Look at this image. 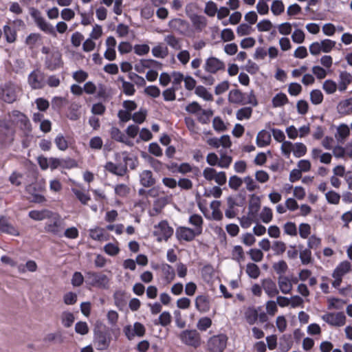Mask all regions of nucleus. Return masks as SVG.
Segmentation results:
<instances>
[{
    "mask_svg": "<svg viewBox=\"0 0 352 352\" xmlns=\"http://www.w3.org/2000/svg\"><path fill=\"white\" fill-rule=\"evenodd\" d=\"M86 282L92 287L107 289L110 287L111 278L103 273L88 272L86 274Z\"/></svg>",
    "mask_w": 352,
    "mask_h": 352,
    "instance_id": "1",
    "label": "nucleus"
},
{
    "mask_svg": "<svg viewBox=\"0 0 352 352\" xmlns=\"http://www.w3.org/2000/svg\"><path fill=\"white\" fill-rule=\"evenodd\" d=\"M180 340L185 344L195 348L198 347L201 344L199 333L196 330H184L179 335Z\"/></svg>",
    "mask_w": 352,
    "mask_h": 352,
    "instance_id": "2",
    "label": "nucleus"
},
{
    "mask_svg": "<svg viewBox=\"0 0 352 352\" xmlns=\"http://www.w3.org/2000/svg\"><path fill=\"white\" fill-rule=\"evenodd\" d=\"M228 338L224 334L211 337L207 344L208 350L210 352H223L227 345Z\"/></svg>",
    "mask_w": 352,
    "mask_h": 352,
    "instance_id": "3",
    "label": "nucleus"
},
{
    "mask_svg": "<svg viewBox=\"0 0 352 352\" xmlns=\"http://www.w3.org/2000/svg\"><path fill=\"white\" fill-rule=\"evenodd\" d=\"M49 219L50 220L47 222L45 227L46 232L59 236H61L64 228L63 220L58 215H54L52 213Z\"/></svg>",
    "mask_w": 352,
    "mask_h": 352,
    "instance_id": "4",
    "label": "nucleus"
},
{
    "mask_svg": "<svg viewBox=\"0 0 352 352\" xmlns=\"http://www.w3.org/2000/svg\"><path fill=\"white\" fill-rule=\"evenodd\" d=\"M351 263L347 261L341 262L334 270L332 276L334 280L332 283V285L334 287H338L342 280V277L346 274L351 270Z\"/></svg>",
    "mask_w": 352,
    "mask_h": 352,
    "instance_id": "5",
    "label": "nucleus"
},
{
    "mask_svg": "<svg viewBox=\"0 0 352 352\" xmlns=\"http://www.w3.org/2000/svg\"><path fill=\"white\" fill-rule=\"evenodd\" d=\"M19 88L12 83H6L0 89V98L8 102L12 103L16 99Z\"/></svg>",
    "mask_w": 352,
    "mask_h": 352,
    "instance_id": "6",
    "label": "nucleus"
},
{
    "mask_svg": "<svg viewBox=\"0 0 352 352\" xmlns=\"http://www.w3.org/2000/svg\"><path fill=\"white\" fill-rule=\"evenodd\" d=\"M322 319L329 325L336 327L344 326L346 321L343 312L327 313L322 316Z\"/></svg>",
    "mask_w": 352,
    "mask_h": 352,
    "instance_id": "7",
    "label": "nucleus"
},
{
    "mask_svg": "<svg viewBox=\"0 0 352 352\" xmlns=\"http://www.w3.org/2000/svg\"><path fill=\"white\" fill-rule=\"evenodd\" d=\"M228 100L229 102L234 104L249 103L253 105H256V98L254 96L250 94L248 101H245V94H242L238 89H232L229 92Z\"/></svg>",
    "mask_w": 352,
    "mask_h": 352,
    "instance_id": "8",
    "label": "nucleus"
},
{
    "mask_svg": "<svg viewBox=\"0 0 352 352\" xmlns=\"http://www.w3.org/2000/svg\"><path fill=\"white\" fill-rule=\"evenodd\" d=\"M168 25L172 30L177 31L182 34L190 36L192 34V30L189 28L188 22L181 19H174L170 20L168 23Z\"/></svg>",
    "mask_w": 352,
    "mask_h": 352,
    "instance_id": "9",
    "label": "nucleus"
},
{
    "mask_svg": "<svg viewBox=\"0 0 352 352\" xmlns=\"http://www.w3.org/2000/svg\"><path fill=\"white\" fill-rule=\"evenodd\" d=\"M217 71L216 67H201L195 72L201 80L206 85H212L214 82L212 74Z\"/></svg>",
    "mask_w": 352,
    "mask_h": 352,
    "instance_id": "10",
    "label": "nucleus"
},
{
    "mask_svg": "<svg viewBox=\"0 0 352 352\" xmlns=\"http://www.w3.org/2000/svg\"><path fill=\"white\" fill-rule=\"evenodd\" d=\"M155 234L158 236V240H167L173 233V230L166 221H161L155 227Z\"/></svg>",
    "mask_w": 352,
    "mask_h": 352,
    "instance_id": "11",
    "label": "nucleus"
},
{
    "mask_svg": "<svg viewBox=\"0 0 352 352\" xmlns=\"http://www.w3.org/2000/svg\"><path fill=\"white\" fill-rule=\"evenodd\" d=\"M28 82L33 89L42 88L45 84V76L39 69H35L30 74Z\"/></svg>",
    "mask_w": 352,
    "mask_h": 352,
    "instance_id": "12",
    "label": "nucleus"
},
{
    "mask_svg": "<svg viewBox=\"0 0 352 352\" xmlns=\"http://www.w3.org/2000/svg\"><path fill=\"white\" fill-rule=\"evenodd\" d=\"M32 16L37 26L43 32L49 34H54V27L46 21V20L41 15V13L35 10L32 13Z\"/></svg>",
    "mask_w": 352,
    "mask_h": 352,
    "instance_id": "13",
    "label": "nucleus"
},
{
    "mask_svg": "<svg viewBox=\"0 0 352 352\" xmlns=\"http://www.w3.org/2000/svg\"><path fill=\"white\" fill-rule=\"evenodd\" d=\"M124 333L127 338L131 340L135 336L142 337L145 333V327L140 322H135L133 326L129 325L124 328Z\"/></svg>",
    "mask_w": 352,
    "mask_h": 352,
    "instance_id": "14",
    "label": "nucleus"
},
{
    "mask_svg": "<svg viewBox=\"0 0 352 352\" xmlns=\"http://www.w3.org/2000/svg\"><path fill=\"white\" fill-rule=\"evenodd\" d=\"M158 268L161 271L162 278L166 284H170L175 280V272L171 265L163 263L159 265Z\"/></svg>",
    "mask_w": 352,
    "mask_h": 352,
    "instance_id": "15",
    "label": "nucleus"
},
{
    "mask_svg": "<svg viewBox=\"0 0 352 352\" xmlns=\"http://www.w3.org/2000/svg\"><path fill=\"white\" fill-rule=\"evenodd\" d=\"M9 118L10 120V126L12 124H20L21 126L27 128L30 124L28 118L19 111L14 110L10 112Z\"/></svg>",
    "mask_w": 352,
    "mask_h": 352,
    "instance_id": "16",
    "label": "nucleus"
},
{
    "mask_svg": "<svg viewBox=\"0 0 352 352\" xmlns=\"http://www.w3.org/2000/svg\"><path fill=\"white\" fill-rule=\"evenodd\" d=\"M176 235L179 240H184L186 241H192L195 237L199 234L194 229L188 227H179L176 230Z\"/></svg>",
    "mask_w": 352,
    "mask_h": 352,
    "instance_id": "17",
    "label": "nucleus"
},
{
    "mask_svg": "<svg viewBox=\"0 0 352 352\" xmlns=\"http://www.w3.org/2000/svg\"><path fill=\"white\" fill-rule=\"evenodd\" d=\"M262 287L270 298H273L279 294L278 288L274 281L271 278H265L262 280Z\"/></svg>",
    "mask_w": 352,
    "mask_h": 352,
    "instance_id": "18",
    "label": "nucleus"
},
{
    "mask_svg": "<svg viewBox=\"0 0 352 352\" xmlns=\"http://www.w3.org/2000/svg\"><path fill=\"white\" fill-rule=\"evenodd\" d=\"M111 138L119 142L132 146L133 143L118 128L112 126L109 130Z\"/></svg>",
    "mask_w": 352,
    "mask_h": 352,
    "instance_id": "19",
    "label": "nucleus"
},
{
    "mask_svg": "<svg viewBox=\"0 0 352 352\" xmlns=\"http://www.w3.org/2000/svg\"><path fill=\"white\" fill-rule=\"evenodd\" d=\"M277 283L279 292H280L283 294H290L292 293L293 286L291 284L289 276H278Z\"/></svg>",
    "mask_w": 352,
    "mask_h": 352,
    "instance_id": "20",
    "label": "nucleus"
},
{
    "mask_svg": "<svg viewBox=\"0 0 352 352\" xmlns=\"http://www.w3.org/2000/svg\"><path fill=\"white\" fill-rule=\"evenodd\" d=\"M196 309L201 313H206L210 309L209 297L206 295L197 296L195 300Z\"/></svg>",
    "mask_w": 352,
    "mask_h": 352,
    "instance_id": "21",
    "label": "nucleus"
},
{
    "mask_svg": "<svg viewBox=\"0 0 352 352\" xmlns=\"http://www.w3.org/2000/svg\"><path fill=\"white\" fill-rule=\"evenodd\" d=\"M104 168L109 172L119 176H123L127 171V166L125 164H114L112 162H108Z\"/></svg>",
    "mask_w": 352,
    "mask_h": 352,
    "instance_id": "22",
    "label": "nucleus"
},
{
    "mask_svg": "<svg viewBox=\"0 0 352 352\" xmlns=\"http://www.w3.org/2000/svg\"><path fill=\"white\" fill-rule=\"evenodd\" d=\"M89 235L94 241H104L109 239L108 234L102 228L96 226L89 230Z\"/></svg>",
    "mask_w": 352,
    "mask_h": 352,
    "instance_id": "23",
    "label": "nucleus"
},
{
    "mask_svg": "<svg viewBox=\"0 0 352 352\" xmlns=\"http://www.w3.org/2000/svg\"><path fill=\"white\" fill-rule=\"evenodd\" d=\"M13 131L5 121L0 122V141L7 143L12 140Z\"/></svg>",
    "mask_w": 352,
    "mask_h": 352,
    "instance_id": "24",
    "label": "nucleus"
},
{
    "mask_svg": "<svg viewBox=\"0 0 352 352\" xmlns=\"http://www.w3.org/2000/svg\"><path fill=\"white\" fill-rule=\"evenodd\" d=\"M0 230L12 236L19 235V231L3 217L0 218Z\"/></svg>",
    "mask_w": 352,
    "mask_h": 352,
    "instance_id": "25",
    "label": "nucleus"
},
{
    "mask_svg": "<svg viewBox=\"0 0 352 352\" xmlns=\"http://www.w3.org/2000/svg\"><path fill=\"white\" fill-rule=\"evenodd\" d=\"M111 338L103 333H99L96 335L94 341L95 345L98 350H105L107 349L110 344Z\"/></svg>",
    "mask_w": 352,
    "mask_h": 352,
    "instance_id": "26",
    "label": "nucleus"
},
{
    "mask_svg": "<svg viewBox=\"0 0 352 352\" xmlns=\"http://www.w3.org/2000/svg\"><path fill=\"white\" fill-rule=\"evenodd\" d=\"M190 21L195 31L201 32L207 26V19L205 16L197 14L190 16Z\"/></svg>",
    "mask_w": 352,
    "mask_h": 352,
    "instance_id": "27",
    "label": "nucleus"
},
{
    "mask_svg": "<svg viewBox=\"0 0 352 352\" xmlns=\"http://www.w3.org/2000/svg\"><path fill=\"white\" fill-rule=\"evenodd\" d=\"M221 201L217 200L212 201L210 204L212 213L210 216L205 215L208 219L221 221L223 219V214L220 210Z\"/></svg>",
    "mask_w": 352,
    "mask_h": 352,
    "instance_id": "28",
    "label": "nucleus"
},
{
    "mask_svg": "<svg viewBox=\"0 0 352 352\" xmlns=\"http://www.w3.org/2000/svg\"><path fill=\"white\" fill-rule=\"evenodd\" d=\"M140 182L146 188L151 187L155 184V179L153 177V173L151 170H144L140 174Z\"/></svg>",
    "mask_w": 352,
    "mask_h": 352,
    "instance_id": "29",
    "label": "nucleus"
},
{
    "mask_svg": "<svg viewBox=\"0 0 352 352\" xmlns=\"http://www.w3.org/2000/svg\"><path fill=\"white\" fill-rule=\"evenodd\" d=\"M244 318L250 325L254 324L258 318V311L254 307H248L244 312Z\"/></svg>",
    "mask_w": 352,
    "mask_h": 352,
    "instance_id": "30",
    "label": "nucleus"
},
{
    "mask_svg": "<svg viewBox=\"0 0 352 352\" xmlns=\"http://www.w3.org/2000/svg\"><path fill=\"white\" fill-rule=\"evenodd\" d=\"M256 142L258 147L267 146L271 142V134L265 130H262L257 134Z\"/></svg>",
    "mask_w": 352,
    "mask_h": 352,
    "instance_id": "31",
    "label": "nucleus"
},
{
    "mask_svg": "<svg viewBox=\"0 0 352 352\" xmlns=\"http://www.w3.org/2000/svg\"><path fill=\"white\" fill-rule=\"evenodd\" d=\"M232 259L237 262L239 265L245 260V255L243 248L241 245H234L231 252Z\"/></svg>",
    "mask_w": 352,
    "mask_h": 352,
    "instance_id": "32",
    "label": "nucleus"
},
{
    "mask_svg": "<svg viewBox=\"0 0 352 352\" xmlns=\"http://www.w3.org/2000/svg\"><path fill=\"white\" fill-rule=\"evenodd\" d=\"M227 208L225 210V215L228 219H233L236 216L235 207L236 203L232 197H228L226 199Z\"/></svg>",
    "mask_w": 352,
    "mask_h": 352,
    "instance_id": "33",
    "label": "nucleus"
},
{
    "mask_svg": "<svg viewBox=\"0 0 352 352\" xmlns=\"http://www.w3.org/2000/svg\"><path fill=\"white\" fill-rule=\"evenodd\" d=\"M188 222L194 226V230L197 233L201 234L202 232V227L204 220L202 217L197 214H194L189 217Z\"/></svg>",
    "mask_w": 352,
    "mask_h": 352,
    "instance_id": "34",
    "label": "nucleus"
},
{
    "mask_svg": "<svg viewBox=\"0 0 352 352\" xmlns=\"http://www.w3.org/2000/svg\"><path fill=\"white\" fill-rule=\"evenodd\" d=\"M52 212L47 210H31L29 212V217L35 221H42L45 219L50 218Z\"/></svg>",
    "mask_w": 352,
    "mask_h": 352,
    "instance_id": "35",
    "label": "nucleus"
},
{
    "mask_svg": "<svg viewBox=\"0 0 352 352\" xmlns=\"http://www.w3.org/2000/svg\"><path fill=\"white\" fill-rule=\"evenodd\" d=\"M245 272L250 278L257 279L261 274V270L254 263H248L246 265Z\"/></svg>",
    "mask_w": 352,
    "mask_h": 352,
    "instance_id": "36",
    "label": "nucleus"
},
{
    "mask_svg": "<svg viewBox=\"0 0 352 352\" xmlns=\"http://www.w3.org/2000/svg\"><path fill=\"white\" fill-rule=\"evenodd\" d=\"M272 268L278 276H285V274L288 270V265L285 261L280 260L274 263Z\"/></svg>",
    "mask_w": 352,
    "mask_h": 352,
    "instance_id": "37",
    "label": "nucleus"
},
{
    "mask_svg": "<svg viewBox=\"0 0 352 352\" xmlns=\"http://www.w3.org/2000/svg\"><path fill=\"white\" fill-rule=\"evenodd\" d=\"M259 218L261 221L264 223L267 224L270 223L273 219L272 210L267 206L263 207L259 214Z\"/></svg>",
    "mask_w": 352,
    "mask_h": 352,
    "instance_id": "38",
    "label": "nucleus"
},
{
    "mask_svg": "<svg viewBox=\"0 0 352 352\" xmlns=\"http://www.w3.org/2000/svg\"><path fill=\"white\" fill-rule=\"evenodd\" d=\"M42 36L37 33L30 34L25 39V43L30 47L33 48L35 46L41 43Z\"/></svg>",
    "mask_w": 352,
    "mask_h": 352,
    "instance_id": "39",
    "label": "nucleus"
},
{
    "mask_svg": "<svg viewBox=\"0 0 352 352\" xmlns=\"http://www.w3.org/2000/svg\"><path fill=\"white\" fill-rule=\"evenodd\" d=\"M307 146L301 142L293 143V155L299 158L304 156L307 153Z\"/></svg>",
    "mask_w": 352,
    "mask_h": 352,
    "instance_id": "40",
    "label": "nucleus"
},
{
    "mask_svg": "<svg viewBox=\"0 0 352 352\" xmlns=\"http://www.w3.org/2000/svg\"><path fill=\"white\" fill-rule=\"evenodd\" d=\"M195 93L206 101H212L213 100L212 95L203 86L197 87Z\"/></svg>",
    "mask_w": 352,
    "mask_h": 352,
    "instance_id": "41",
    "label": "nucleus"
},
{
    "mask_svg": "<svg viewBox=\"0 0 352 352\" xmlns=\"http://www.w3.org/2000/svg\"><path fill=\"white\" fill-rule=\"evenodd\" d=\"M287 102V97L283 93H279L272 98V105L275 108L283 107Z\"/></svg>",
    "mask_w": 352,
    "mask_h": 352,
    "instance_id": "42",
    "label": "nucleus"
},
{
    "mask_svg": "<svg viewBox=\"0 0 352 352\" xmlns=\"http://www.w3.org/2000/svg\"><path fill=\"white\" fill-rule=\"evenodd\" d=\"M327 201L333 205H338L340 203L341 196L334 190H329L325 193Z\"/></svg>",
    "mask_w": 352,
    "mask_h": 352,
    "instance_id": "43",
    "label": "nucleus"
},
{
    "mask_svg": "<svg viewBox=\"0 0 352 352\" xmlns=\"http://www.w3.org/2000/svg\"><path fill=\"white\" fill-rule=\"evenodd\" d=\"M248 254H249L251 260L256 263H259L263 261L264 254L261 249L252 248Z\"/></svg>",
    "mask_w": 352,
    "mask_h": 352,
    "instance_id": "44",
    "label": "nucleus"
},
{
    "mask_svg": "<svg viewBox=\"0 0 352 352\" xmlns=\"http://www.w3.org/2000/svg\"><path fill=\"white\" fill-rule=\"evenodd\" d=\"M222 195V189L217 186H212L210 189L205 190L203 196L205 197L219 198Z\"/></svg>",
    "mask_w": 352,
    "mask_h": 352,
    "instance_id": "45",
    "label": "nucleus"
},
{
    "mask_svg": "<svg viewBox=\"0 0 352 352\" xmlns=\"http://www.w3.org/2000/svg\"><path fill=\"white\" fill-rule=\"evenodd\" d=\"M283 229L284 233L290 236H296L298 234L296 225L294 222L288 221L285 223Z\"/></svg>",
    "mask_w": 352,
    "mask_h": 352,
    "instance_id": "46",
    "label": "nucleus"
},
{
    "mask_svg": "<svg viewBox=\"0 0 352 352\" xmlns=\"http://www.w3.org/2000/svg\"><path fill=\"white\" fill-rule=\"evenodd\" d=\"M299 257L302 264L308 265L313 261L311 251L309 248L301 250L299 253Z\"/></svg>",
    "mask_w": 352,
    "mask_h": 352,
    "instance_id": "47",
    "label": "nucleus"
},
{
    "mask_svg": "<svg viewBox=\"0 0 352 352\" xmlns=\"http://www.w3.org/2000/svg\"><path fill=\"white\" fill-rule=\"evenodd\" d=\"M252 113L251 107H243L236 111V116L239 120H248L251 117Z\"/></svg>",
    "mask_w": 352,
    "mask_h": 352,
    "instance_id": "48",
    "label": "nucleus"
},
{
    "mask_svg": "<svg viewBox=\"0 0 352 352\" xmlns=\"http://www.w3.org/2000/svg\"><path fill=\"white\" fill-rule=\"evenodd\" d=\"M213 111L210 109H202L197 114L198 120L202 124H206L209 122L210 118L212 116Z\"/></svg>",
    "mask_w": 352,
    "mask_h": 352,
    "instance_id": "49",
    "label": "nucleus"
},
{
    "mask_svg": "<svg viewBox=\"0 0 352 352\" xmlns=\"http://www.w3.org/2000/svg\"><path fill=\"white\" fill-rule=\"evenodd\" d=\"M340 83L339 86L340 90H344L346 85L352 81V76L346 72H342L340 75Z\"/></svg>",
    "mask_w": 352,
    "mask_h": 352,
    "instance_id": "50",
    "label": "nucleus"
},
{
    "mask_svg": "<svg viewBox=\"0 0 352 352\" xmlns=\"http://www.w3.org/2000/svg\"><path fill=\"white\" fill-rule=\"evenodd\" d=\"M272 12L276 15H280L285 10V6L282 1L280 0H275L272 2L271 6Z\"/></svg>",
    "mask_w": 352,
    "mask_h": 352,
    "instance_id": "51",
    "label": "nucleus"
},
{
    "mask_svg": "<svg viewBox=\"0 0 352 352\" xmlns=\"http://www.w3.org/2000/svg\"><path fill=\"white\" fill-rule=\"evenodd\" d=\"M242 184L243 179L237 175H232L229 178L228 186L234 190H238Z\"/></svg>",
    "mask_w": 352,
    "mask_h": 352,
    "instance_id": "52",
    "label": "nucleus"
},
{
    "mask_svg": "<svg viewBox=\"0 0 352 352\" xmlns=\"http://www.w3.org/2000/svg\"><path fill=\"white\" fill-rule=\"evenodd\" d=\"M104 251L108 255L114 256L120 252V248L117 243H109L104 246Z\"/></svg>",
    "mask_w": 352,
    "mask_h": 352,
    "instance_id": "53",
    "label": "nucleus"
},
{
    "mask_svg": "<svg viewBox=\"0 0 352 352\" xmlns=\"http://www.w3.org/2000/svg\"><path fill=\"white\" fill-rule=\"evenodd\" d=\"M272 248L275 255H282L286 250V244L282 241H275Z\"/></svg>",
    "mask_w": 352,
    "mask_h": 352,
    "instance_id": "54",
    "label": "nucleus"
},
{
    "mask_svg": "<svg viewBox=\"0 0 352 352\" xmlns=\"http://www.w3.org/2000/svg\"><path fill=\"white\" fill-rule=\"evenodd\" d=\"M164 41L167 45L175 50H178L181 47L179 40L173 34L166 35L164 37Z\"/></svg>",
    "mask_w": 352,
    "mask_h": 352,
    "instance_id": "55",
    "label": "nucleus"
},
{
    "mask_svg": "<svg viewBox=\"0 0 352 352\" xmlns=\"http://www.w3.org/2000/svg\"><path fill=\"white\" fill-rule=\"evenodd\" d=\"M152 54L157 58H164L168 54L167 47L162 45H157L152 49Z\"/></svg>",
    "mask_w": 352,
    "mask_h": 352,
    "instance_id": "56",
    "label": "nucleus"
},
{
    "mask_svg": "<svg viewBox=\"0 0 352 352\" xmlns=\"http://www.w3.org/2000/svg\"><path fill=\"white\" fill-rule=\"evenodd\" d=\"M72 192L76 195V198L81 202V204L85 205L90 200V196L83 191H81L76 188H72Z\"/></svg>",
    "mask_w": 352,
    "mask_h": 352,
    "instance_id": "57",
    "label": "nucleus"
},
{
    "mask_svg": "<svg viewBox=\"0 0 352 352\" xmlns=\"http://www.w3.org/2000/svg\"><path fill=\"white\" fill-rule=\"evenodd\" d=\"M282 154L287 158L290 157L291 153H293V143L289 141H285L282 143L280 146Z\"/></svg>",
    "mask_w": 352,
    "mask_h": 352,
    "instance_id": "58",
    "label": "nucleus"
},
{
    "mask_svg": "<svg viewBox=\"0 0 352 352\" xmlns=\"http://www.w3.org/2000/svg\"><path fill=\"white\" fill-rule=\"evenodd\" d=\"M54 142L57 148L60 151H65L68 148L67 141L62 134H58L56 137Z\"/></svg>",
    "mask_w": 352,
    "mask_h": 352,
    "instance_id": "59",
    "label": "nucleus"
},
{
    "mask_svg": "<svg viewBox=\"0 0 352 352\" xmlns=\"http://www.w3.org/2000/svg\"><path fill=\"white\" fill-rule=\"evenodd\" d=\"M232 162L231 156L221 153L219 160L218 166L222 168H228Z\"/></svg>",
    "mask_w": 352,
    "mask_h": 352,
    "instance_id": "60",
    "label": "nucleus"
},
{
    "mask_svg": "<svg viewBox=\"0 0 352 352\" xmlns=\"http://www.w3.org/2000/svg\"><path fill=\"white\" fill-rule=\"evenodd\" d=\"M212 325V320L208 317L200 318L197 322V327L200 331H206Z\"/></svg>",
    "mask_w": 352,
    "mask_h": 352,
    "instance_id": "61",
    "label": "nucleus"
},
{
    "mask_svg": "<svg viewBox=\"0 0 352 352\" xmlns=\"http://www.w3.org/2000/svg\"><path fill=\"white\" fill-rule=\"evenodd\" d=\"M322 52L328 53L336 46V41L330 39H324L320 42Z\"/></svg>",
    "mask_w": 352,
    "mask_h": 352,
    "instance_id": "62",
    "label": "nucleus"
},
{
    "mask_svg": "<svg viewBox=\"0 0 352 352\" xmlns=\"http://www.w3.org/2000/svg\"><path fill=\"white\" fill-rule=\"evenodd\" d=\"M299 234L302 239H307L311 234V226L306 223H302L299 225Z\"/></svg>",
    "mask_w": 352,
    "mask_h": 352,
    "instance_id": "63",
    "label": "nucleus"
},
{
    "mask_svg": "<svg viewBox=\"0 0 352 352\" xmlns=\"http://www.w3.org/2000/svg\"><path fill=\"white\" fill-rule=\"evenodd\" d=\"M115 193L120 197H126L130 192V188L126 184H118L114 188Z\"/></svg>",
    "mask_w": 352,
    "mask_h": 352,
    "instance_id": "64",
    "label": "nucleus"
}]
</instances>
